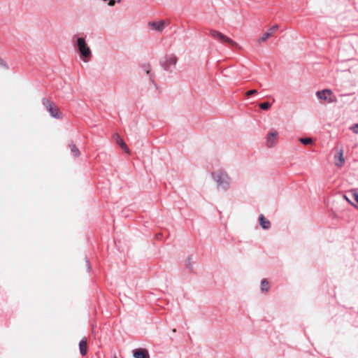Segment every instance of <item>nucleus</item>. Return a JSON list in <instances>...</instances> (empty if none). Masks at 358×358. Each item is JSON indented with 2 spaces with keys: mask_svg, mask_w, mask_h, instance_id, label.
<instances>
[{
  "mask_svg": "<svg viewBox=\"0 0 358 358\" xmlns=\"http://www.w3.org/2000/svg\"><path fill=\"white\" fill-rule=\"evenodd\" d=\"M260 289L262 292H267L270 289V285L267 279L261 281Z\"/></svg>",
  "mask_w": 358,
  "mask_h": 358,
  "instance_id": "2eb2a0df",
  "label": "nucleus"
},
{
  "mask_svg": "<svg viewBox=\"0 0 358 358\" xmlns=\"http://www.w3.org/2000/svg\"><path fill=\"white\" fill-rule=\"evenodd\" d=\"M69 146L71 149L72 155L74 157H78L80 155V151L75 144L70 143Z\"/></svg>",
  "mask_w": 358,
  "mask_h": 358,
  "instance_id": "dca6fc26",
  "label": "nucleus"
},
{
  "mask_svg": "<svg viewBox=\"0 0 358 358\" xmlns=\"http://www.w3.org/2000/svg\"><path fill=\"white\" fill-rule=\"evenodd\" d=\"M259 224L262 229H268L271 227V222L263 215H260L259 217Z\"/></svg>",
  "mask_w": 358,
  "mask_h": 358,
  "instance_id": "ddd939ff",
  "label": "nucleus"
},
{
  "mask_svg": "<svg viewBox=\"0 0 358 358\" xmlns=\"http://www.w3.org/2000/svg\"><path fill=\"white\" fill-rule=\"evenodd\" d=\"M86 263H87V268H88V270H89L90 268V263H89L87 259L86 260Z\"/></svg>",
  "mask_w": 358,
  "mask_h": 358,
  "instance_id": "b1692460",
  "label": "nucleus"
},
{
  "mask_svg": "<svg viewBox=\"0 0 358 358\" xmlns=\"http://www.w3.org/2000/svg\"><path fill=\"white\" fill-rule=\"evenodd\" d=\"M146 72H147V73H148V74L150 73V69H149V68H148V69H146Z\"/></svg>",
  "mask_w": 358,
  "mask_h": 358,
  "instance_id": "a878e982",
  "label": "nucleus"
},
{
  "mask_svg": "<svg viewBox=\"0 0 358 358\" xmlns=\"http://www.w3.org/2000/svg\"><path fill=\"white\" fill-rule=\"evenodd\" d=\"M211 176L216 182L218 190L227 192L230 189L231 178L225 171L221 169L212 172Z\"/></svg>",
  "mask_w": 358,
  "mask_h": 358,
  "instance_id": "f03ea898",
  "label": "nucleus"
},
{
  "mask_svg": "<svg viewBox=\"0 0 358 358\" xmlns=\"http://www.w3.org/2000/svg\"><path fill=\"white\" fill-rule=\"evenodd\" d=\"M278 24H275L270 27L265 33H264L258 39L257 43H262L266 42L270 37H271L275 32L278 29Z\"/></svg>",
  "mask_w": 358,
  "mask_h": 358,
  "instance_id": "6e6552de",
  "label": "nucleus"
},
{
  "mask_svg": "<svg viewBox=\"0 0 358 358\" xmlns=\"http://www.w3.org/2000/svg\"><path fill=\"white\" fill-rule=\"evenodd\" d=\"M334 163L338 167H342L345 163V159L343 157V150L341 149L337 155L334 156Z\"/></svg>",
  "mask_w": 358,
  "mask_h": 358,
  "instance_id": "9d476101",
  "label": "nucleus"
},
{
  "mask_svg": "<svg viewBox=\"0 0 358 358\" xmlns=\"http://www.w3.org/2000/svg\"><path fill=\"white\" fill-rule=\"evenodd\" d=\"M43 104L49 112L51 116L55 118H60L61 113L59 110L57 106L52 102L50 101L48 99L44 98L43 99Z\"/></svg>",
  "mask_w": 358,
  "mask_h": 358,
  "instance_id": "39448f33",
  "label": "nucleus"
},
{
  "mask_svg": "<svg viewBox=\"0 0 358 358\" xmlns=\"http://www.w3.org/2000/svg\"><path fill=\"white\" fill-rule=\"evenodd\" d=\"M115 358H117V357H115Z\"/></svg>",
  "mask_w": 358,
  "mask_h": 358,
  "instance_id": "bb28decb",
  "label": "nucleus"
},
{
  "mask_svg": "<svg viewBox=\"0 0 358 358\" xmlns=\"http://www.w3.org/2000/svg\"><path fill=\"white\" fill-rule=\"evenodd\" d=\"M113 138H115L117 144H118L121 147V148L124 150V152H126L127 153L129 154V149L128 148L127 145L124 142L122 138L120 136V135L117 134H115L113 135Z\"/></svg>",
  "mask_w": 358,
  "mask_h": 358,
  "instance_id": "9b49d317",
  "label": "nucleus"
},
{
  "mask_svg": "<svg viewBox=\"0 0 358 358\" xmlns=\"http://www.w3.org/2000/svg\"><path fill=\"white\" fill-rule=\"evenodd\" d=\"M3 61L0 59V65H3Z\"/></svg>",
  "mask_w": 358,
  "mask_h": 358,
  "instance_id": "393cba45",
  "label": "nucleus"
},
{
  "mask_svg": "<svg viewBox=\"0 0 358 358\" xmlns=\"http://www.w3.org/2000/svg\"><path fill=\"white\" fill-rule=\"evenodd\" d=\"M79 350L80 354L85 356L87 354V339L83 338L79 343Z\"/></svg>",
  "mask_w": 358,
  "mask_h": 358,
  "instance_id": "4468645a",
  "label": "nucleus"
},
{
  "mask_svg": "<svg viewBox=\"0 0 358 358\" xmlns=\"http://www.w3.org/2000/svg\"><path fill=\"white\" fill-rule=\"evenodd\" d=\"M350 193L352 194L354 200L358 203V192L357 190L352 189L351 190Z\"/></svg>",
  "mask_w": 358,
  "mask_h": 358,
  "instance_id": "aec40b11",
  "label": "nucleus"
},
{
  "mask_svg": "<svg viewBox=\"0 0 358 358\" xmlns=\"http://www.w3.org/2000/svg\"><path fill=\"white\" fill-rule=\"evenodd\" d=\"M350 129L352 131L353 133L357 134H358V123L355 124L353 126L350 127Z\"/></svg>",
  "mask_w": 358,
  "mask_h": 358,
  "instance_id": "412c9836",
  "label": "nucleus"
},
{
  "mask_svg": "<svg viewBox=\"0 0 358 358\" xmlns=\"http://www.w3.org/2000/svg\"><path fill=\"white\" fill-rule=\"evenodd\" d=\"M190 260H191V257H189L188 258V259L187 260V262H186V265L187 267L190 268Z\"/></svg>",
  "mask_w": 358,
  "mask_h": 358,
  "instance_id": "5701e85b",
  "label": "nucleus"
},
{
  "mask_svg": "<svg viewBox=\"0 0 358 358\" xmlns=\"http://www.w3.org/2000/svg\"><path fill=\"white\" fill-rule=\"evenodd\" d=\"M103 2H107L109 6H113L116 3H120L121 0H102Z\"/></svg>",
  "mask_w": 358,
  "mask_h": 358,
  "instance_id": "6ab92c4d",
  "label": "nucleus"
},
{
  "mask_svg": "<svg viewBox=\"0 0 358 358\" xmlns=\"http://www.w3.org/2000/svg\"><path fill=\"white\" fill-rule=\"evenodd\" d=\"M167 23L165 20H157V21H150L148 22V25L149 28L158 33H162L164 29L167 26Z\"/></svg>",
  "mask_w": 358,
  "mask_h": 358,
  "instance_id": "423d86ee",
  "label": "nucleus"
},
{
  "mask_svg": "<svg viewBox=\"0 0 358 358\" xmlns=\"http://www.w3.org/2000/svg\"><path fill=\"white\" fill-rule=\"evenodd\" d=\"M299 141L303 145H308L313 143L311 138H301Z\"/></svg>",
  "mask_w": 358,
  "mask_h": 358,
  "instance_id": "f3484780",
  "label": "nucleus"
},
{
  "mask_svg": "<svg viewBox=\"0 0 358 358\" xmlns=\"http://www.w3.org/2000/svg\"><path fill=\"white\" fill-rule=\"evenodd\" d=\"M271 107V103L268 102H264L259 104V108L262 110H268Z\"/></svg>",
  "mask_w": 358,
  "mask_h": 358,
  "instance_id": "a211bd4d",
  "label": "nucleus"
},
{
  "mask_svg": "<svg viewBox=\"0 0 358 358\" xmlns=\"http://www.w3.org/2000/svg\"><path fill=\"white\" fill-rule=\"evenodd\" d=\"M257 93H258L257 90H251L248 91L246 92V95L247 96H250V95H252V94H256Z\"/></svg>",
  "mask_w": 358,
  "mask_h": 358,
  "instance_id": "4be33fe9",
  "label": "nucleus"
},
{
  "mask_svg": "<svg viewBox=\"0 0 358 358\" xmlns=\"http://www.w3.org/2000/svg\"><path fill=\"white\" fill-rule=\"evenodd\" d=\"M278 132L276 130L270 131L266 136V145L268 148H272L275 145Z\"/></svg>",
  "mask_w": 358,
  "mask_h": 358,
  "instance_id": "1a4fd4ad",
  "label": "nucleus"
},
{
  "mask_svg": "<svg viewBox=\"0 0 358 358\" xmlns=\"http://www.w3.org/2000/svg\"><path fill=\"white\" fill-rule=\"evenodd\" d=\"M210 34L211 35V36L213 38H215L222 43H227L233 46L239 47L236 42H235L234 41H233L228 36L224 35L223 34H222L221 32H220L217 30H210Z\"/></svg>",
  "mask_w": 358,
  "mask_h": 358,
  "instance_id": "20e7f679",
  "label": "nucleus"
},
{
  "mask_svg": "<svg viewBox=\"0 0 358 358\" xmlns=\"http://www.w3.org/2000/svg\"><path fill=\"white\" fill-rule=\"evenodd\" d=\"M178 59L176 55L167 54L160 60V66L164 71L172 73L176 69Z\"/></svg>",
  "mask_w": 358,
  "mask_h": 358,
  "instance_id": "7ed1b4c3",
  "label": "nucleus"
},
{
  "mask_svg": "<svg viewBox=\"0 0 358 358\" xmlns=\"http://www.w3.org/2000/svg\"><path fill=\"white\" fill-rule=\"evenodd\" d=\"M134 358H149V354L145 349H138L134 352Z\"/></svg>",
  "mask_w": 358,
  "mask_h": 358,
  "instance_id": "f8f14e48",
  "label": "nucleus"
},
{
  "mask_svg": "<svg viewBox=\"0 0 358 358\" xmlns=\"http://www.w3.org/2000/svg\"><path fill=\"white\" fill-rule=\"evenodd\" d=\"M316 96L319 99L327 101L329 103H332L335 101L334 97L332 96V92L330 90H323L316 92Z\"/></svg>",
  "mask_w": 358,
  "mask_h": 358,
  "instance_id": "0eeeda50",
  "label": "nucleus"
},
{
  "mask_svg": "<svg viewBox=\"0 0 358 358\" xmlns=\"http://www.w3.org/2000/svg\"><path fill=\"white\" fill-rule=\"evenodd\" d=\"M74 45L79 53L80 59L85 63L89 62L92 57V51L83 36L75 37Z\"/></svg>",
  "mask_w": 358,
  "mask_h": 358,
  "instance_id": "f257e3e1",
  "label": "nucleus"
}]
</instances>
